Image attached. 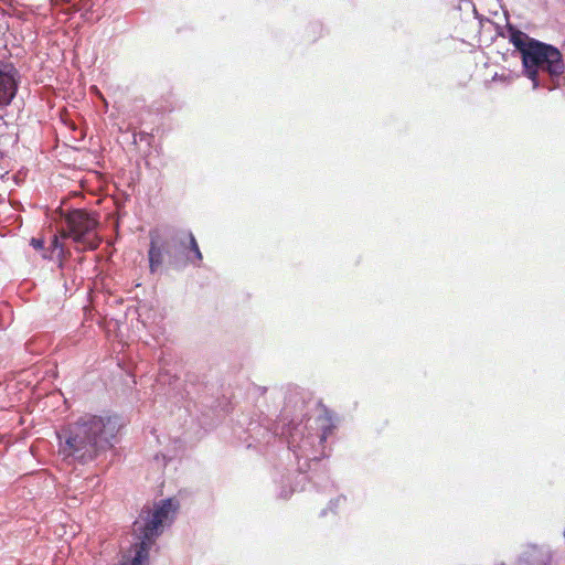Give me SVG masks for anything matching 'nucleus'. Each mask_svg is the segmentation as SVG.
I'll use <instances>...</instances> for the list:
<instances>
[{"mask_svg": "<svg viewBox=\"0 0 565 565\" xmlns=\"http://www.w3.org/2000/svg\"><path fill=\"white\" fill-rule=\"evenodd\" d=\"M307 394L299 387L289 388L285 396V405L280 412L281 439L287 443L288 451L292 454L300 480L291 486L289 476L282 477L279 497L288 499L296 490L305 489V481H309L320 492H330L335 488L327 468L326 440L332 434L334 426L322 419L313 428L308 426Z\"/></svg>", "mask_w": 565, "mask_h": 565, "instance_id": "nucleus-1", "label": "nucleus"}, {"mask_svg": "<svg viewBox=\"0 0 565 565\" xmlns=\"http://www.w3.org/2000/svg\"><path fill=\"white\" fill-rule=\"evenodd\" d=\"M122 427L118 415H88L57 431L58 450L65 458L85 465L111 447V440Z\"/></svg>", "mask_w": 565, "mask_h": 565, "instance_id": "nucleus-2", "label": "nucleus"}, {"mask_svg": "<svg viewBox=\"0 0 565 565\" xmlns=\"http://www.w3.org/2000/svg\"><path fill=\"white\" fill-rule=\"evenodd\" d=\"M509 42L519 52L522 72L533 85L550 90L559 86V77L565 71L562 52L554 45L531 38L514 24H507Z\"/></svg>", "mask_w": 565, "mask_h": 565, "instance_id": "nucleus-3", "label": "nucleus"}, {"mask_svg": "<svg viewBox=\"0 0 565 565\" xmlns=\"http://www.w3.org/2000/svg\"><path fill=\"white\" fill-rule=\"evenodd\" d=\"M178 509L179 502L173 498L160 500L153 508L141 509L132 524V556L122 565H148L150 551L164 529L173 522Z\"/></svg>", "mask_w": 565, "mask_h": 565, "instance_id": "nucleus-4", "label": "nucleus"}, {"mask_svg": "<svg viewBox=\"0 0 565 565\" xmlns=\"http://www.w3.org/2000/svg\"><path fill=\"white\" fill-rule=\"evenodd\" d=\"M148 260L149 270L156 274L166 263L169 267L180 270L192 259L186 255L185 234L181 228L149 231Z\"/></svg>", "mask_w": 565, "mask_h": 565, "instance_id": "nucleus-5", "label": "nucleus"}, {"mask_svg": "<svg viewBox=\"0 0 565 565\" xmlns=\"http://www.w3.org/2000/svg\"><path fill=\"white\" fill-rule=\"evenodd\" d=\"M66 228L63 237L71 238L78 248L94 250L98 248L100 239L97 235V220L82 210L72 211L65 218Z\"/></svg>", "mask_w": 565, "mask_h": 565, "instance_id": "nucleus-6", "label": "nucleus"}, {"mask_svg": "<svg viewBox=\"0 0 565 565\" xmlns=\"http://www.w3.org/2000/svg\"><path fill=\"white\" fill-rule=\"evenodd\" d=\"M281 425L280 415L275 424H270L267 418L263 422L249 420L244 430L245 437L243 439L248 448L254 446V444H269L271 439L277 437L281 439Z\"/></svg>", "mask_w": 565, "mask_h": 565, "instance_id": "nucleus-7", "label": "nucleus"}, {"mask_svg": "<svg viewBox=\"0 0 565 565\" xmlns=\"http://www.w3.org/2000/svg\"><path fill=\"white\" fill-rule=\"evenodd\" d=\"M20 74L15 66L0 61V109L11 104L17 95Z\"/></svg>", "mask_w": 565, "mask_h": 565, "instance_id": "nucleus-8", "label": "nucleus"}, {"mask_svg": "<svg viewBox=\"0 0 565 565\" xmlns=\"http://www.w3.org/2000/svg\"><path fill=\"white\" fill-rule=\"evenodd\" d=\"M553 551L548 545L527 544L519 554L515 565H552Z\"/></svg>", "mask_w": 565, "mask_h": 565, "instance_id": "nucleus-9", "label": "nucleus"}, {"mask_svg": "<svg viewBox=\"0 0 565 565\" xmlns=\"http://www.w3.org/2000/svg\"><path fill=\"white\" fill-rule=\"evenodd\" d=\"M42 258L47 260H56L60 269H64L67 258L71 256V252L64 246L57 236H54L50 246L44 247L41 252Z\"/></svg>", "mask_w": 565, "mask_h": 565, "instance_id": "nucleus-10", "label": "nucleus"}, {"mask_svg": "<svg viewBox=\"0 0 565 565\" xmlns=\"http://www.w3.org/2000/svg\"><path fill=\"white\" fill-rule=\"evenodd\" d=\"M185 234V245H186V255L192 259V264L201 263L203 259V255L200 250L199 244L196 242L195 236L191 231L184 230Z\"/></svg>", "mask_w": 565, "mask_h": 565, "instance_id": "nucleus-11", "label": "nucleus"}, {"mask_svg": "<svg viewBox=\"0 0 565 565\" xmlns=\"http://www.w3.org/2000/svg\"><path fill=\"white\" fill-rule=\"evenodd\" d=\"M345 500H347V498L343 494L338 495L337 498L331 499L329 501V503H328V507L320 512V515L324 516L327 514V511H330V512L334 513L337 511V509L339 508V505L341 503H343Z\"/></svg>", "mask_w": 565, "mask_h": 565, "instance_id": "nucleus-12", "label": "nucleus"}, {"mask_svg": "<svg viewBox=\"0 0 565 565\" xmlns=\"http://www.w3.org/2000/svg\"><path fill=\"white\" fill-rule=\"evenodd\" d=\"M153 139V136L146 131L135 132L132 134V143L137 145L138 142H147L150 143Z\"/></svg>", "mask_w": 565, "mask_h": 565, "instance_id": "nucleus-13", "label": "nucleus"}, {"mask_svg": "<svg viewBox=\"0 0 565 565\" xmlns=\"http://www.w3.org/2000/svg\"><path fill=\"white\" fill-rule=\"evenodd\" d=\"M30 245L35 250H39V252L44 250V247H45L44 239L43 238H39V237H32L31 241H30Z\"/></svg>", "mask_w": 565, "mask_h": 565, "instance_id": "nucleus-14", "label": "nucleus"}, {"mask_svg": "<svg viewBox=\"0 0 565 565\" xmlns=\"http://www.w3.org/2000/svg\"><path fill=\"white\" fill-rule=\"evenodd\" d=\"M495 565H507L504 562H499Z\"/></svg>", "mask_w": 565, "mask_h": 565, "instance_id": "nucleus-15", "label": "nucleus"}]
</instances>
